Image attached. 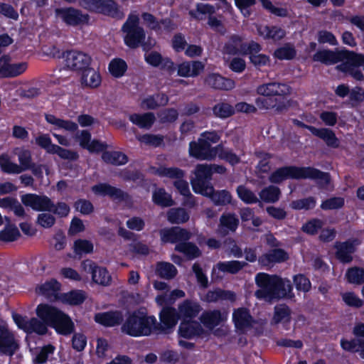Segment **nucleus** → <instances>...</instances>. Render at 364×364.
<instances>
[{
  "instance_id": "1",
  "label": "nucleus",
  "mask_w": 364,
  "mask_h": 364,
  "mask_svg": "<svg viewBox=\"0 0 364 364\" xmlns=\"http://www.w3.org/2000/svg\"><path fill=\"white\" fill-rule=\"evenodd\" d=\"M255 283L259 287L255 291V296L259 299H292L295 297L291 281L277 274L259 272L255 276Z\"/></svg>"
},
{
  "instance_id": "2",
  "label": "nucleus",
  "mask_w": 364,
  "mask_h": 364,
  "mask_svg": "<svg viewBox=\"0 0 364 364\" xmlns=\"http://www.w3.org/2000/svg\"><path fill=\"white\" fill-rule=\"evenodd\" d=\"M36 313L38 318L59 335L66 336L75 331V323L70 316L58 307L48 304H40L36 307Z\"/></svg>"
},
{
  "instance_id": "3",
  "label": "nucleus",
  "mask_w": 364,
  "mask_h": 364,
  "mask_svg": "<svg viewBox=\"0 0 364 364\" xmlns=\"http://www.w3.org/2000/svg\"><path fill=\"white\" fill-rule=\"evenodd\" d=\"M156 317L146 312L134 310L128 314L121 326V331L132 337L149 336L155 333Z\"/></svg>"
},
{
  "instance_id": "4",
  "label": "nucleus",
  "mask_w": 364,
  "mask_h": 364,
  "mask_svg": "<svg viewBox=\"0 0 364 364\" xmlns=\"http://www.w3.org/2000/svg\"><path fill=\"white\" fill-rule=\"evenodd\" d=\"M55 16L67 26L78 27L89 23L90 16L82 10L73 7H60L55 10Z\"/></svg>"
},
{
  "instance_id": "5",
  "label": "nucleus",
  "mask_w": 364,
  "mask_h": 364,
  "mask_svg": "<svg viewBox=\"0 0 364 364\" xmlns=\"http://www.w3.org/2000/svg\"><path fill=\"white\" fill-rule=\"evenodd\" d=\"M364 66V54L350 50L346 60L336 66V69L357 81H364V74L359 69Z\"/></svg>"
},
{
  "instance_id": "6",
  "label": "nucleus",
  "mask_w": 364,
  "mask_h": 364,
  "mask_svg": "<svg viewBox=\"0 0 364 364\" xmlns=\"http://www.w3.org/2000/svg\"><path fill=\"white\" fill-rule=\"evenodd\" d=\"M193 173L194 177L191 179V184L194 193L204 196L209 191L213 190L210 171L206 164H197Z\"/></svg>"
},
{
  "instance_id": "7",
  "label": "nucleus",
  "mask_w": 364,
  "mask_h": 364,
  "mask_svg": "<svg viewBox=\"0 0 364 364\" xmlns=\"http://www.w3.org/2000/svg\"><path fill=\"white\" fill-rule=\"evenodd\" d=\"M159 322L156 319L154 330L156 333H168L180 319L178 310L171 306H164L159 315Z\"/></svg>"
},
{
  "instance_id": "8",
  "label": "nucleus",
  "mask_w": 364,
  "mask_h": 364,
  "mask_svg": "<svg viewBox=\"0 0 364 364\" xmlns=\"http://www.w3.org/2000/svg\"><path fill=\"white\" fill-rule=\"evenodd\" d=\"M354 338L347 339L342 338L340 341L341 348L349 353H359L360 357L364 358V326L363 323L355 324L352 331Z\"/></svg>"
},
{
  "instance_id": "9",
  "label": "nucleus",
  "mask_w": 364,
  "mask_h": 364,
  "mask_svg": "<svg viewBox=\"0 0 364 364\" xmlns=\"http://www.w3.org/2000/svg\"><path fill=\"white\" fill-rule=\"evenodd\" d=\"M91 190L97 196H109L118 202L131 203L132 200L129 193L107 183L95 184L92 186Z\"/></svg>"
},
{
  "instance_id": "10",
  "label": "nucleus",
  "mask_w": 364,
  "mask_h": 364,
  "mask_svg": "<svg viewBox=\"0 0 364 364\" xmlns=\"http://www.w3.org/2000/svg\"><path fill=\"white\" fill-rule=\"evenodd\" d=\"M361 244L360 240L356 237H351L344 242H336V257L343 264H349L353 259V255L356 252L358 246Z\"/></svg>"
},
{
  "instance_id": "11",
  "label": "nucleus",
  "mask_w": 364,
  "mask_h": 364,
  "mask_svg": "<svg viewBox=\"0 0 364 364\" xmlns=\"http://www.w3.org/2000/svg\"><path fill=\"white\" fill-rule=\"evenodd\" d=\"M306 166H284L274 171L269 176L272 183L279 184L287 179H304Z\"/></svg>"
},
{
  "instance_id": "12",
  "label": "nucleus",
  "mask_w": 364,
  "mask_h": 364,
  "mask_svg": "<svg viewBox=\"0 0 364 364\" xmlns=\"http://www.w3.org/2000/svg\"><path fill=\"white\" fill-rule=\"evenodd\" d=\"M216 146L212 147L207 140L198 138V141L189 143L190 156L198 160H212L216 156Z\"/></svg>"
},
{
  "instance_id": "13",
  "label": "nucleus",
  "mask_w": 364,
  "mask_h": 364,
  "mask_svg": "<svg viewBox=\"0 0 364 364\" xmlns=\"http://www.w3.org/2000/svg\"><path fill=\"white\" fill-rule=\"evenodd\" d=\"M65 65L69 70L74 71H83L90 65L91 57L81 51L75 50H67L63 53Z\"/></svg>"
},
{
  "instance_id": "14",
  "label": "nucleus",
  "mask_w": 364,
  "mask_h": 364,
  "mask_svg": "<svg viewBox=\"0 0 364 364\" xmlns=\"http://www.w3.org/2000/svg\"><path fill=\"white\" fill-rule=\"evenodd\" d=\"M82 267L85 272L91 274L93 282L102 286L109 285L112 277L105 267L97 266L95 262L91 259L82 261Z\"/></svg>"
},
{
  "instance_id": "15",
  "label": "nucleus",
  "mask_w": 364,
  "mask_h": 364,
  "mask_svg": "<svg viewBox=\"0 0 364 364\" xmlns=\"http://www.w3.org/2000/svg\"><path fill=\"white\" fill-rule=\"evenodd\" d=\"M350 50L342 49L334 51L330 49L318 50L313 55V60L320 62L326 65H335L339 62H344Z\"/></svg>"
},
{
  "instance_id": "16",
  "label": "nucleus",
  "mask_w": 364,
  "mask_h": 364,
  "mask_svg": "<svg viewBox=\"0 0 364 364\" xmlns=\"http://www.w3.org/2000/svg\"><path fill=\"white\" fill-rule=\"evenodd\" d=\"M22 203L36 211H49L53 207V202L47 196L36 193H26L21 197Z\"/></svg>"
},
{
  "instance_id": "17",
  "label": "nucleus",
  "mask_w": 364,
  "mask_h": 364,
  "mask_svg": "<svg viewBox=\"0 0 364 364\" xmlns=\"http://www.w3.org/2000/svg\"><path fill=\"white\" fill-rule=\"evenodd\" d=\"M161 240L164 243L178 244L183 241L189 240L192 233L183 228L173 226L160 230Z\"/></svg>"
},
{
  "instance_id": "18",
  "label": "nucleus",
  "mask_w": 364,
  "mask_h": 364,
  "mask_svg": "<svg viewBox=\"0 0 364 364\" xmlns=\"http://www.w3.org/2000/svg\"><path fill=\"white\" fill-rule=\"evenodd\" d=\"M18 347L14 333L6 325H0V353L12 356Z\"/></svg>"
},
{
  "instance_id": "19",
  "label": "nucleus",
  "mask_w": 364,
  "mask_h": 364,
  "mask_svg": "<svg viewBox=\"0 0 364 364\" xmlns=\"http://www.w3.org/2000/svg\"><path fill=\"white\" fill-rule=\"evenodd\" d=\"M10 61L11 58L8 55H4L0 58V77H15L26 70V63H10Z\"/></svg>"
},
{
  "instance_id": "20",
  "label": "nucleus",
  "mask_w": 364,
  "mask_h": 364,
  "mask_svg": "<svg viewBox=\"0 0 364 364\" xmlns=\"http://www.w3.org/2000/svg\"><path fill=\"white\" fill-rule=\"evenodd\" d=\"M282 87H287V85L279 82H268L259 85L256 88L257 95L274 98H280L282 101L286 102V91L282 90Z\"/></svg>"
},
{
  "instance_id": "21",
  "label": "nucleus",
  "mask_w": 364,
  "mask_h": 364,
  "mask_svg": "<svg viewBox=\"0 0 364 364\" xmlns=\"http://www.w3.org/2000/svg\"><path fill=\"white\" fill-rule=\"evenodd\" d=\"M205 70V64L200 60L183 61L178 65L177 74L183 77H196Z\"/></svg>"
},
{
  "instance_id": "22",
  "label": "nucleus",
  "mask_w": 364,
  "mask_h": 364,
  "mask_svg": "<svg viewBox=\"0 0 364 364\" xmlns=\"http://www.w3.org/2000/svg\"><path fill=\"white\" fill-rule=\"evenodd\" d=\"M95 321L105 327H114L122 325L124 316L119 310L108 311L96 314Z\"/></svg>"
},
{
  "instance_id": "23",
  "label": "nucleus",
  "mask_w": 364,
  "mask_h": 364,
  "mask_svg": "<svg viewBox=\"0 0 364 364\" xmlns=\"http://www.w3.org/2000/svg\"><path fill=\"white\" fill-rule=\"evenodd\" d=\"M201 311L202 307L196 300L187 299L178 306V311L181 320H193Z\"/></svg>"
},
{
  "instance_id": "24",
  "label": "nucleus",
  "mask_w": 364,
  "mask_h": 364,
  "mask_svg": "<svg viewBox=\"0 0 364 364\" xmlns=\"http://www.w3.org/2000/svg\"><path fill=\"white\" fill-rule=\"evenodd\" d=\"M204 84L213 90H230L235 87V82L232 80L215 73L205 76Z\"/></svg>"
},
{
  "instance_id": "25",
  "label": "nucleus",
  "mask_w": 364,
  "mask_h": 364,
  "mask_svg": "<svg viewBox=\"0 0 364 364\" xmlns=\"http://www.w3.org/2000/svg\"><path fill=\"white\" fill-rule=\"evenodd\" d=\"M200 323L195 320H181L178 327V335L186 339H191L203 333Z\"/></svg>"
},
{
  "instance_id": "26",
  "label": "nucleus",
  "mask_w": 364,
  "mask_h": 364,
  "mask_svg": "<svg viewBox=\"0 0 364 364\" xmlns=\"http://www.w3.org/2000/svg\"><path fill=\"white\" fill-rule=\"evenodd\" d=\"M289 259L288 253L283 249L274 248L258 257V262L263 267L286 262Z\"/></svg>"
},
{
  "instance_id": "27",
  "label": "nucleus",
  "mask_w": 364,
  "mask_h": 364,
  "mask_svg": "<svg viewBox=\"0 0 364 364\" xmlns=\"http://www.w3.org/2000/svg\"><path fill=\"white\" fill-rule=\"evenodd\" d=\"M232 321L237 330L243 331L245 328L252 327L254 319L247 308L240 307L234 309Z\"/></svg>"
},
{
  "instance_id": "28",
  "label": "nucleus",
  "mask_w": 364,
  "mask_h": 364,
  "mask_svg": "<svg viewBox=\"0 0 364 364\" xmlns=\"http://www.w3.org/2000/svg\"><path fill=\"white\" fill-rule=\"evenodd\" d=\"M124 44L131 49H136L141 46L146 39V32L144 28L131 29L122 31Z\"/></svg>"
},
{
  "instance_id": "29",
  "label": "nucleus",
  "mask_w": 364,
  "mask_h": 364,
  "mask_svg": "<svg viewBox=\"0 0 364 364\" xmlns=\"http://www.w3.org/2000/svg\"><path fill=\"white\" fill-rule=\"evenodd\" d=\"M304 179L317 180L320 188H326L331 183V175L312 166H306Z\"/></svg>"
},
{
  "instance_id": "30",
  "label": "nucleus",
  "mask_w": 364,
  "mask_h": 364,
  "mask_svg": "<svg viewBox=\"0 0 364 364\" xmlns=\"http://www.w3.org/2000/svg\"><path fill=\"white\" fill-rule=\"evenodd\" d=\"M291 319V310L286 304H279L274 306V314L271 320L272 325L283 323L284 327L287 329L286 325H289Z\"/></svg>"
},
{
  "instance_id": "31",
  "label": "nucleus",
  "mask_w": 364,
  "mask_h": 364,
  "mask_svg": "<svg viewBox=\"0 0 364 364\" xmlns=\"http://www.w3.org/2000/svg\"><path fill=\"white\" fill-rule=\"evenodd\" d=\"M80 82L82 87L97 88L101 85L102 77L100 72L89 65L82 72Z\"/></svg>"
},
{
  "instance_id": "32",
  "label": "nucleus",
  "mask_w": 364,
  "mask_h": 364,
  "mask_svg": "<svg viewBox=\"0 0 364 364\" xmlns=\"http://www.w3.org/2000/svg\"><path fill=\"white\" fill-rule=\"evenodd\" d=\"M225 320L219 309L204 311L200 316V322L209 329H213Z\"/></svg>"
},
{
  "instance_id": "33",
  "label": "nucleus",
  "mask_w": 364,
  "mask_h": 364,
  "mask_svg": "<svg viewBox=\"0 0 364 364\" xmlns=\"http://www.w3.org/2000/svg\"><path fill=\"white\" fill-rule=\"evenodd\" d=\"M60 288V283L55 279H51L38 286L36 288V291L38 294L42 295L47 299H57Z\"/></svg>"
},
{
  "instance_id": "34",
  "label": "nucleus",
  "mask_w": 364,
  "mask_h": 364,
  "mask_svg": "<svg viewBox=\"0 0 364 364\" xmlns=\"http://www.w3.org/2000/svg\"><path fill=\"white\" fill-rule=\"evenodd\" d=\"M235 297V294L232 291L216 288L213 290H209L203 300L207 303H215L218 301H234Z\"/></svg>"
},
{
  "instance_id": "35",
  "label": "nucleus",
  "mask_w": 364,
  "mask_h": 364,
  "mask_svg": "<svg viewBox=\"0 0 364 364\" xmlns=\"http://www.w3.org/2000/svg\"><path fill=\"white\" fill-rule=\"evenodd\" d=\"M259 36L264 40H272L279 41L283 39L286 36V31L277 26H264L257 28Z\"/></svg>"
},
{
  "instance_id": "36",
  "label": "nucleus",
  "mask_w": 364,
  "mask_h": 364,
  "mask_svg": "<svg viewBox=\"0 0 364 364\" xmlns=\"http://www.w3.org/2000/svg\"><path fill=\"white\" fill-rule=\"evenodd\" d=\"M313 135L322 139L326 144L332 149L340 146V140L335 132L329 128H315Z\"/></svg>"
},
{
  "instance_id": "37",
  "label": "nucleus",
  "mask_w": 364,
  "mask_h": 364,
  "mask_svg": "<svg viewBox=\"0 0 364 364\" xmlns=\"http://www.w3.org/2000/svg\"><path fill=\"white\" fill-rule=\"evenodd\" d=\"M175 250L184 255L189 260L196 259L201 256L202 252L193 242L183 241L176 245Z\"/></svg>"
},
{
  "instance_id": "38",
  "label": "nucleus",
  "mask_w": 364,
  "mask_h": 364,
  "mask_svg": "<svg viewBox=\"0 0 364 364\" xmlns=\"http://www.w3.org/2000/svg\"><path fill=\"white\" fill-rule=\"evenodd\" d=\"M257 109H271L276 108L277 110H282L286 107L285 102L280 98L258 97L255 100Z\"/></svg>"
},
{
  "instance_id": "39",
  "label": "nucleus",
  "mask_w": 364,
  "mask_h": 364,
  "mask_svg": "<svg viewBox=\"0 0 364 364\" xmlns=\"http://www.w3.org/2000/svg\"><path fill=\"white\" fill-rule=\"evenodd\" d=\"M129 121L141 129H150L155 122V116L152 112L144 114L134 113L129 116Z\"/></svg>"
},
{
  "instance_id": "40",
  "label": "nucleus",
  "mask_w": 364,
  "mask_h": 364,
  "mask_svg": "<svg viewBox=\"0 0 364 364\" xmlns=\"http://www.w3.org/2000/svg\"><path fill=\"white\" fill-rule=\"evenodd\" d=\"M102 161L113 166H122L129 161L128 156L119 151H105L102 153Z\"/></svg>"
},
{
  "instance_id": "41",
  "label": "nucleus",
  "mask_w": 364,
  "mask_h": 364,
  "mask_svg": "<svg viewBox=\"0 0 364 364\" xmlns=\"http://www.w3.org/2000/svg\"><path fill=\"white\" fill-rule=\"evenodd\" d=\"M128 70L127 62L121 58H112L108 64V71L112 77L121 78L125 75Z\"/></svg>"
},
{
  "instance_id": "42",
  "label": "nucleus",
  "mask_w": 364,
  "mask_h": 364,
  "mask_svg": "<svg viewBox=\"0 0 364 364\" xmlns=\"http://www.w3.org/2000/svg\"><path fill=\"white\" fill-rule=\"evenodd\" d=\"M216 156L221 160L235 166L240 163V157L233 152L232 149L225 147L223 144L216 146Z\"/></svg>"
},
{
  "instance_id": "43",
  "label": "nucleus",
  "mask_w": 364,
  "mask_h": 364,
  "mask_svg": "<svg viewBox=\"0 0 364 364\" xmlns=\"http://www.w3.org/2000/svg\"><path fill=\"white\" fill-rule=\"evenodd\" d=\"M45 119L48 123L56 126L58 129H63L71 132H76L78 129L77 123L71 120L58 118L52 114H46Z\"/></svg>"
},
{
  "instance_id": "44",
  "label": "nucleus",
  "mask_w": 364,
  "mask_h": 364,
  "mask_svg": "<svg viewBox=\"0 0 364 364\" xmlns=\"http://www.w3.org/2000/svg\"><path fill=\"white\" fill-rule=\"evenodd\" d=\"M204 196L209 198L215 205H226L231 203L232 196L227 190L209 191Z\"/></svg>"
},
{
  "instance_id": "45",
  "label": "nucleus",
  "mask_w": 364,
  "mask_h": 364,
  "mask_svg": "<svg viewBox=\"0 0 364 364\" xmlns=\"http://www.w3.org/2000/svg\"><path fill=\"white\" fill-rule=\"evenodd\" d=\"M189 213L183 208H171L167 212V220L171 224H183L188 221Z\"/></svg>"
},
{
  "instance_id": "46",
  "label": "nucleus",
  "mask_w": 364,
  "mask_h": 364,
  "mask_svg": "<svg viewBox=\"0 0 364 364\" xmlns=\"http://www.w3.org/2000/svg\"><path fill=\"white\" fill-rule=\"evenodd\" d=\"M154 173L160 177H166L176 180L183 178L185 176V171L178 167L161 166L156 168Z\"/></svg>"
},
{
  "instance_id": "47",
  "label": "nucleus",
  "mask_w": 364,
  "mask_h": 364,
  "mask_svg": "<svg viewBox=\"0 0 364 364\" xmlns=\"http://www.w3.org/2000/svg\"><path fill=\"white\" fill-rule=\"evenodd\" d=\"M152 201L163 208L171 207L174 204L171 196L167 193L164 188H157L153 192Z\"/></svg>"
},
{
  "instance_id": "48",
  "label": "nucleus",
  "mask_w": 364,
  "mask_h": 364,
  "mask_svg": "<svg viewBox=\"0 0 364 364\" xmlns=\"http://www.w3.org/2000/svg\"><path fill=\"white\" fill-rule=\"evenodd\" d=\"M220 231L225 235L229 231L235 232L239 225V220L234 214L223 215L220 219Z\"/></svg>"
},
{
  "instance_id": "49",
  "label": "nucleus",
  "mask_w": 364,
  "mask_h": 364,
  "mask_svg": "<svg viewBox=\"0 0 364 364\" xmlns=\"http://www.w3.org/2000/svg\"><path fill=\"white\" fill-rule=\"evenodd\" d=\"M85 294L81 290H71L61 295V300L63 303L77 306L82 304L85 300Z\"/></svg>"
},
{
  "instance_id": "50",
  "label": "nucleus",
  "mask_w": 364,
  "mask_h": 364,
  "mask_svg": "<svg viewBox=\"0 0 364 364\" xmlns=\"http://www.w3.org/2000/svg\"><path fill=\"white\" fill-rule=\"evenodd\" d=\"M0 168L2 172L8 174H18L23 171L19 165L11 161L6 154L0 155Z\"/></svg>"
},
{
  "instance_id": "51",
  "label": "nucleus",
  "mask_w": 364,
  "mask_h": 364,
  "mask_svg": "<svg viewBox=\"0 0 364 364\" xmlns=\"http://www.w3.org/2000/svg\"><path fill=\"white\" fill-rule=\"evenodd\" d=\"M212 110L214 116L220 119H227L235 114L234 107L226 102L215 104Z\"/></svg>"
},
{
  "instance_id": "52",
  "label": "nucleus",
  "mask_w": 364,
  "mask_h": 364,
  "mask_svg": "<svg viewBox=\"0 0 364 364\" xmlns=\"http://www.w3.org/2000/svg\"><path fill=\"white\" fill-rule=\"evenodd\" d=\"M259 196L262 201L274 203L279 200L281 191L279 187L270 185L262 189Z\"/></svg>"
},
{
  "instance_id": "53",
  "label": "nucleus",
  "mask_w": 364,
  "mask_h": 364,
  "mask_svg": "<svg viewBox=\"0 0 364 364\" xmlns=\"http://www.w3.org/2000/svg\"><path fill=\"white\" fill-rule=\"evenodd\" d=\"M246 265L247 263L245 262L232 260L219 262L217 264V267L220 272L235 274L242 269V268Z\"/></svg>"
},
{
  "instance_id": "54",
  "label": "nucleus",
  "mask_w": 364,
  "mask_h": 364,
  "mask_svg": "<svg viewBox=\"0 0 364 364\" xmlns=\"http://www.w3.org/2000/svg\"><path fill=\"white\" fill-rule=\"evenodd\" d=\"M156 272L161 278L171 279L177 274V269L170 262H160L156 264Z\"/></svg>"
},
{
  "instance_id": "55",
  "label": "nucleus",
  "mask_w": 364,
  "mask_h": 364,
  "mask_svg": "<svg viewBox=\"0 0 364 364\" xmlns=\"http://www.w3.org/2000/svg\"><path fill=\"white\" fill-rule=\"evenodd\" d=\"M48 331V326L45 322L41 321L39 318L33 317L28 319V324L25 332L31 333H35L38 335H45Z\"/></svg>"
},
{
  "instance_id": "56",
  "label": "nucleus",
  "mask_w": 364,
  "mask_h": 364,
  "mask_svg": "<svg viewBox=\"0 0 364 364\" xmlns=\"http://www.w3.org/2000/svg\"><path fill=\"white\" fill-rule=\"evenodd\" d=\"M21 236L20 231L15 225L8 224L0 231V241L14 242Z\"/></svg>"
},
{
  "instance_id": "57",
  "label": "nucleus",
  "mask_w": 364,
  "mask_h": 364,
  "mask_svg": "<svg viewBox=\"0 0 364 364\" xmlns=\"http://www.w3.org/2000/svg\"><path fill=\"white\" fill-rule=\"evenodd\" d=\"M346 277L350 284H364V268L360 267H350L346 273Z\"/></svg>"
},
{
  "instance_id": "58",
  "label": "nucleus",
  "mask_w": 364,
  "mask_h": 364,
  "mask_svg": "<svg viewBox=\"0 0 364 364\" xmlns=\"http://www.w3.org/2000/svg\"><path fill=\"white\" fill-rule=\"evenodd\" d=\"M324 223L319 218H311L301 226V231L309 235H316L321 230Z\"/></svg>"
},
{
  "instance_id": "59",
  "label": "nucleus",
  "mask_w": 364,
  "mask_h": 364,
  "mask_svg": "<svg viewBox=\"0 0 364 364\" xmlns=\"http://www.w3.org/2000/svg\"><path fill=\"white\" fill-rule=\"evenodd\" d=\"M238 198L246 204H254L259 201L256 195L243 185H240L236 189Z\"/></svg>"
},
{
  "instance_id": "60",
  "label": "nucleus",
  "mask_w": 364,
  "mask_h": 364,
  "mask_svg": "<svg viewBox=\"0 0 364 364\" xmlns=\"http://www.w3.org/2000/svg\"><path fill=\"white\" fill-rule=\"evenodd\" d=\"M293 283L298 291L309 292L311 289L310 279L304 274L299 273L293 277Z\"/></svg>"
},
{
  "instance_id": "61",
  "label": "nucleus",
  "mask_w": 364,
  "mask_h": 364,
  "mask_svg": "<svg viewBox=\"0 0 364 364\" xmlns=\"http://www.w3.org/2000/svg\"><path fill=\"white\" fill-rule=\"evenodd\" d=\"M138 140L153 147H160L164 144V136L161 134H144L138 137Z\"/></svg>"
},
{
  "instance_id": "62",
  "label": "nucleus",
  "mask_w": 364,
  "mask_h": 364,
  "mask_svg": "<svg viewBox=\"0 0 364 364\" xmlns=\"http://www.w3.org/2000/svg\"><path fill=\"white\" fill-rule=\"evenodd\" d=\"M296 51L295 48L289 45L277 48L274 52V57L277 59L283 60H290L296 57Z\"/></svg>"
},
{
  "instance_id": "63",
  "label": "nucleus",
  "mask_w": 364,
  "mask_h": 364,
  "mask_svg": "<svg viewBox=\"0 0 364 364\" xmlns=\"http://www.w3.org/2000/svg\"><path fill=\"white\" fill-rule=\"evenodd\" d=\"M93 248V244L87 240L77 239L74 242L73 250L77 255L92 253Z\"/></svg>"
},
{
  "instance_id": "64",
  "label": "nucleus",
  "mask_w": 364,
  "mask_h": 364,
  "mask_svg": "<svg viewBox=\"0 0 364 364\" xmlns=\"http://www.w3.org/2000/svg\"><path fill=\"white\" fill-rule=\"evenodd\" d=\"M55 348L52 344H48L43 346L40 351L33 358L35 364H44L47 362L50 355H53Z\"/></svg>"
}]
</instances>
